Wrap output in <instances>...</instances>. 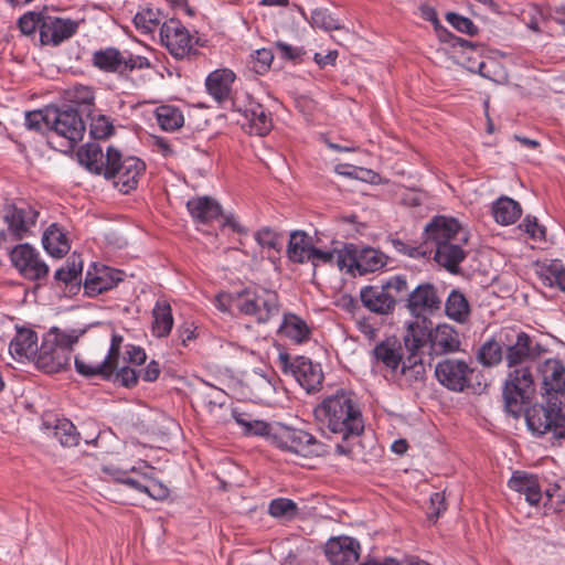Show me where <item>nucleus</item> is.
Listing matches in <instances>:
<instances>
[{"label": "nucleus", "mask_w": 565, "mask_h": 565, "mask_svg": "<svg viewBox=\"0 0 565 565\" xmlns=\"http://www.w3.org/2000/svg\"><path fill=\"white\" fill-rule=\"evenodd\" d=\"M431 329L427 326L426 319L412 321L407 324L404 335V348L407 353H415L423 358L422 349L428 344L430 347Z\"/></svg>", "instance_id": "cd10ccee"}, {"label": "nucleus", "mask_w": 565, "mask_h": 565, "mask_svg": "<svg viewBox=\"0 0 565 565\" xmlns=\"http://www.w3.org/2000/svg\"><path fill=\"white\" fill-rule=\"evenodd\" d=\"M360 543L350 536H338L328 540L324 553L332 565H352L359 559Z\"/></svg>", "instance_id": "412c9836"}, {"label": "nucleus", "mask_w": 565, "mask_h": 565, "mask_svg": "<svg viewBox=\"0 0 565 565\" xmlns=\"http://www.w3.org/2000/svg\"><path fill=\"white\" fill-rule=\"evenodd\" d=\"M49 434H52L62 446L73 447L79 443V433L75 425L67 418L56 419L54 426H46Z\"/></svg>", "instance_id": "79ce46f5"}, {"label": "nucleus", "mask_w": 565, "mask_h": 565, "mask_svg": "<svg viewBox=\"0 0 565 565\" xmlns=\"http://www.w3.org/2000/svg\"><path fill=\"white\" fill-rule=\"evenodd\" d=\"M142 462L138 463L137 466H131L128 478L125 480V486L129 487L130 489L145 493V488L147 486V481L143 480L142 472L145 471L142 469Z\"/></svg>", "instance_id": "338daca9"}, {"label": "nucleus", "mask_w": 565, "mask_h": 565, "mask_svg": "<svg viewBox=\"0 0 565 565\" xmlns=\"http://www.w3.org/2000/svg\"><path fill=\"white\" fill-rule=\"evenodd\" d=\"M541 278L548 287H557L565 292V265L559 259H553L541 267Z\"/></svg>", "instance_id": "37998d69"}, {"label": "nucleus", "mask_w": 565, "mask_h": 565, "mask_svg": "<svg viewBox=\"0 0 565 565\" xmlns=\"http://www.w3.org/2000/svg\"><path fill=\"white\" fill-rule=\"evenodd\" d=\"M233 107L245 118L250 134L266 136L271 130L273 119L270 113L249 95L246 96V100L243 105L235 99Z\"/></svg>", "instance_id": "a211bd4d"}, {"label": "nucleus", "mask_w": 565, "mask_h": 565, "mask_svg": "<svg viewBox=\"0 0 565 565\" xmlns=\"http://www.w3.org/2000/svg\"><path fill=\"white\" fill-rule=\"evenodd\" d=\"M383 287L385 288L388 294L393 297V303L396 305V301L398 299H402L404 297H408L409 287L407 284V278L404 275H394L386 279L384 282H382Z\"/></svg>", "instance_id": "5fc2aeb1"}, {"label": "nucleus", "mask_w": 565, "mask_h": 565, "mask_svg": "<svg viewBox=\"0 0 565 565\" xmlns=\"http://www.w3.org/2000/svg\"><path fill=\"white\" fill-rule=\"evenodd\" d=\"M473 372V367L461 359H445L435 367L438 382L454 392H462L469 387Z\"/></svg>", "instance_id": "2eb2a0df"}, {"label": "nucleus", "mask_w": 565, "mask_h": 565, "mask_svg": "<svg viewBox=\"0 0 565 565\" xmlns=\"http://www.w3.org/2000/svg\"><path fill=\"white\" fill-rule=\"evenodd\" d=\"M310 23L312 26L332 31L342 28L341 22L326 8H316L311 11Z\"/></svg>", "instance_id": "603ef678"}, {"label": "nucleus", "mask_w": 565, "mask_h": 565, "mask_svg": "<svg viewBox=\"0 0 565 565\" xmlns=\"http://www.w3.org/2000/svg\"><path fill=\"white\" fill-rule=\"evenodd\" d=\"M298 505L288 498L273 499L268 505V513L276 519L291 520L298 514Z\"/></svg>", "instance_id": "8fccbe9b"}, {"label": "nucleus", "mask_w": 565, "mask_h": 565, "mask_svg": "<svg viewBox=\"0 0 565 565\" xmlns=\"http://www.w3.org/2000/svg\"><path fill=\"white\" fill-rule=\"evenodd\" d=\"M42 245L46 253L55 258L63 257L71 249L67 233L57 223L50 224L43 232Z\"/></svg>", "instance_id": "c756f323"}, {"label": "nucleus", "mask_w": 565, "mask_h": 565, "mask_svg": "<svg viewBox=\"0 0 565 565\" xmlns=\"http://www.w3.org/2000/svg\"><path fill=\"white\" fill-rule=\"evenodd\" d=\"M235 78V73L230 68L215 70L205 79L206 90L216 102H225L231 96Z\"/></svg>", "instance_id": "bb28decb"}, {"label": "nucleus", "mask_w": 565, "mask_h": 565, "mask_svg": "<svg viewBox=\"0 0 565 565\" xmlns=\"http://www.w3.org/2000/svg\"><path fill=\"white\" fill-rule=\"evenodd\" d=\"M274 60V54L269 49H258L252 52L247 58V66L255 74L263 75L269 71Z\"/></svg>", "instance_id": "09e8293b"}, {"label": "nucleus", "mask_w": 565, "mask_h": 565, "mask_svg": "<svg viewBox=\"0 0 565 565\" xmlns=\"http://www.w3.org/2000/svg\"><path fill=\"white\" fill-rule=\"evenodd\" d=\"M316 418L332 434L340 435L343 441L363 433L362 409L355 393L339 390L323 398L315 408Z\"/></svg>", "instance_id": "7ed1b4c3"}, {"label": "nucleus", "mask_w": 565, "mask_h": 565, "mask_svg": "<svg viewBox=\"0 0 565 565\" xmlns=\"http://www.w3.org/2000/svg\"><path fill=\"white\" fill-rule=\"evenodd\" d=\"M426 238L435 244V260L450 273H457L466 258L467 232L452 217L436 216L425 227Z\"/></svg>", "instance_id": "20e7f679"}, {"label": "nucleus", "mask_w": 565, "mask_h": 565, "mask_svg": "<svg viewBox=\"0 0 565 565\" xmlns=\"http://www.w3.org/2000/svg\"><path fill=\"white\" fill-rule=\"evenodd\" d=\"M10 260L19 274L31 281L45 279L50 273L49 265L38 249L28 243L11 246Z\"/></svg>", "instance_id": "ddd939ff"}, {"label": "nucleus", "mask_w": 565, "mask_h": 565, "mask_svg": "<svg viewBox=\"0 0 565 565\" xmlns=\"http://www.w3.org/2000/svg\"><path fill=\"white\" fill-rule=\"evenodd\" d=\"M186 209L198 223L206 224L222 215L221 204L211 196H195L186 202Z\"/></svg>", "instance_id": "c85d7f7f"}, {"label": "nucleus", "mask_w": 565, "mask_h": 565, "mask_svg": "<svg viewBox=\"0 0 565 565\" xmlns=\"http://www.w3.org/2000/svg\"><path fill=\"white\" fill-rule=\"evenodd\" d=\"M52 131L58 137L65 139V147L73 149L77 142L82 141L86 125L73 107L52 109Z\"/></svg>", "instance_id": "4468645a"}, {"label": "nucleus", "mask_w": 565, "mask_h": 565, "mask_svg": "<svg viewBox=\"0 0 565 565\" xmlns=\"http://www.w3.org/2000/svg\"><path fill=\"white\" fill-rule=\"evenodd\" d=\"M114 126L110 119L104 115L92 118L90 135L95 139H105L113 134Z\"/></svg>", "instance_id": "e2e57ef3"}, {"label": "nucleus", "mask_w": 565, "mask_h": 565, "mask_svg": "<svg viewBox=\"0 0 565 565\" xmlns=\"http://www.w3.org/2000/svg\"><path fill=\"white\" fill-rule=\"evenodd\" d=\"M312 248V238L302 231H295L289 237L287 256L294 263L303 264L309 262Z\"/></svg>", "instance_id": "72a5a7b5"}, {"label": "nucleus", "mask_w": 565, "mask_h": 565, "mask_svg": "<svg viewBox=\"0 0 565 565\" xmlns=\"http://www.w3.org/2000/svg\"><path fill=\"white\" fill-rule=\"evenodd\" d=\"M166 20L164 13L154 7H143L134 17L135 26L145 34L160 30Z\"/></svg>", "instance_id": "58836bf2"}, {"label": "nucleus", "mask_w": 565, "mask_h": 565, "mask_svg": "<svg viewBox=\"0 0 565 565\" xmlns=\"http://www.w3.org/2000/svg\"><path fill=\"white\" fill-rule=\"evenodd\" d=\"M146 170V164L137 157H121V153L108 147L106 151V172L105 178L111 179L114 185L122 193L135 190L139 178Z\"/></svg>", "instance_id": "1a4fd4ad"}, {"label": "nucleus", "mask_w": 565, "mask_h": 565, "mask_svg": "<svg viewBox=\"0 0 565 565\" xmlns=\"http://www.w3.org/2000/svg\"><path fill=\"white\" fill-rule=\"evenodd\" d=\"M83 263L79 256L72 255L65 265L54 273V279L64 284H72L82 275Z\"/></svg>", "instance_id": "de8ad7c7"}, {"label": "nucleus", "mask_w": 565, "mask_h": 565, "mask_svg": "<svg viewBox=\"0 0 565 565\" xmlns=\"http://www.w3.org/2000/svg\"><path fill=\"white\" fill-rule=\"evenodd\" d=\"M52 109L45 113L42 110L28 111L24 118V125L29 130L39 132L52 131Z\"/></svg>", "instance_id": "3c124183"}, {"label": "nucleus", "mask_w": 565, "mask_h": 565, "mask_svg": "<svg viewBox=\"0 0 565 565\" xmlns=\"http://www.w3.org/2000/svg\"><path fill=\"white\" fill-rule=\"evenodd\" d=\"M446 21L458 32L475 35L478 33V26L468 17L461 15L456 12H448Z\"/></svg>", "instance_id": "052dcab7"}, {"label": "nucleus", "mask_w": 565, "mask_h": 565, "mask_svg": "<svg viewBox=\"0 0 565 565\" xmlns=\"http://www.w3.org/2000/svg\"><path fill=\"white\" fill-rule=\"evenodd\" d=\"M371 367L374 374H382L385 380L399 386L423 382L426 374L422 356L407 353L396 339H385L373 348Z\"/></svg>", "instance_id": "f03ea898"}, {"label": "nucleus", "mask_w": 565, "mask_h": 565, "mask_svg": "<svg viewBox=\"0 0 565 565\" xmlns=\"http://www.w3.org/2000/svg\"><path fill=\"white\" fill-rule=\"evenodd\" d=\"M82 332L77 330L61 331L52 328L44 334L36 356V365L46 373H57L71 364L72 348Z\"/></svg>", "instance_id": "39448f33"}, {"label": "nucleus", "mask_w": 565, "mask_h": 565, "mask_svg": "<svg viewBox=\"0 0 565 565\" xmlns=\"http://www.w3.org/2000/svg\"><path fill=\"white\" fill-rule=\"evenodd\" d=\"M347 252V244L341 248L321 249L318 247L312 248L309 262L315 266L328 265L335 266L341 271H345L347 262H341L342 256Z\"/></svg>", "instance_id": "a19ab883"}, {"label": "nucleus", "mask_w": 565, "mask_h": 565, "mask_svg": "<svg viewBox=\"0 0 565 565\" xmlns=\"http://www.w3.org/2000/svg\"><path fill=\"white\" fill-rule=\"evenodd\" d=\"M388 257L380 249L370 246L347 244V252L341 258L345 266V273L352 276H362L375 273L387 265Z\"/></svg>", "instance_id": "f8f14e48"}, {"label": "nucleus", "mask_w": 565, "mask_h": 565, "mask_svg": "<svg viewBox=\"0 0 565 565\" xmlns=\"http://www.w3.org/2000/svg\"><path fill=\"white\" fill-rule=\"evenodd\" d=\"M534 391L533 375L527 366H520L510 372L503 387L505 411L519 417L524 406L530 403Z\"/></svg>", "instance_id": "9d476101"}, {"label": "nucleus", "mask_w": 565, "mask_h": 565, "mask_svg": "<svg viewBox=\"0 0 565 565\" xmlns=\"http://www.w3.org/2000/svg\"><path fill=\"white\" fill-rule=\"evenodd\" d=\"M153 114L157 124L164 131L173 132L184 125V115L179 106L162 104L154 108Z\"/></svg>", "instance_id": "f704fd0d"}, {"label": "nucleus", "mask_w": 565, "mask_h": 565, "mask_svg": "<svg viewBox=\"0 0 565 565\" xmlns=\"http://www.w3.org/2000/svg\"><path fill=\"white\" fill-rule=\"evenodd\" d=\"M150 67H151V63L146 56L134 54L129 51L121 52L120 74L119 75H127L128 73H130L132 71L146 70V68H150Z\"/></svg>", "instance_id": "6e6d98bb"}, {"label": "nucleus", "mask_w": 565, "mask_h": 565, "mask_svg": "<svg viewBox=\"0 0 565 565\" xmlns=\"http://www.w3.org/2000/svg\"><path fill=\"white\" fill-rule=\"evenodd\" d=\"M534 354L535 349L532 347L531 337L525 332H519L515 342L508 347L505 359L508 365L512 367L522 364Z\"/></svg>", "instance_id": "e433bc0d"}, {"label": "nucleus", "mask_w": 565, "mask_h": 565, "mask_svg": "<svg viewBox=\"0 0 565 565\" xmlns=\"http://www.w3.org/2000/svg\"><path fill=\"white\" fill-rule=\"evenodd\" d=\"M491 212L498 224L508 226L521 217L522 207L518 201L509 196H500L492 203Z\"/></svg>", "instance_id": "473e14b6"}, {"label": "nucleus", "mask_w": 565, "mask_h": 565, "mask_svg": "<svg viewBox=\"0 0 565 565\" xmlns=\"http://www.w3.org/2000/svg\"><path fill=\"white\" fill-rule=\"evenodd\" d=\"M152 334L157 338H166L173 327L171 306L164 300H158L152 309Z\"/></svg>", "instance_id": "c9c22d12"}, {"label": "nucleus", "mask_w": 565, "mask_h": 565, "mask_svg": "<svg viewBox=\"0 0 565 565\" xmlns=\"http://www.w3.org/2000/svg\"><path fill=\"white\" fill-rule=\"evenodd\" d=\"M79 161L92 172L105 174L106 172V153L96 142H88L78 152Z\"/></svg>", "instance_id": "ea45409f"}, {"label": "nucleus", "mask_w": 565, "mask_h": 565, "mask_svg": "<svg viewBox=\"0 0 565 565\" xmlns=\"http://www.w3.org/2000/svg\"><path fill=\"white\" fill-rule=\"evenodd\" d=\"M111 376L106 381L114 382L115 384L121 385L124 387H132L138 382L137 372L129 366H111L110 367Z\"/></svg>", "instance_id": "bf43d9fd"}, {"label": "nucleus", "mask_w": 565, "mask_h": 565, "mask_svg": "<svg viewBox=\"0 0 565 565\" xmlns=\"http://www.w3.org/2000/svg\"><path fill=\"white\" fill-rule=\"evenodd\" d=\"M125 273L105 265L94 266L88 269L84 281V291L87 296L94 297L104 291L110 290L122 281Z\"/></svg>", "instance_id": "6ab92c4d"}, {"label": "nucleus", "mask_w": 565, "mask_h": 565, "mask_svg": "<svg viewBox=\"0 0 565 565\" xmlns=\"http://www.w3.org/2000/svg\"><path fill=\"white\" fill-rule=\"evenodd\" d=\"M74 366L76 372L86 379L98 377L105 381L111 376L110 369L107 367L106 361L92 363L79 356H75Z\"/></svg>", "instance_id": "c03bdc74"}, {"label": "nucleus", "mask_w": 565, "mask_h": 565, "mask_svg": "<svg viewBox=\"0 0 565 565\" xmlns=\"http://www.w3.org/2000/svg\"><path fill=\"white\" fill-rule=\"evenodd\" d=\"M406 301L408 310L416 318L434 312L441 305L435 286L428 282L416 286L408 294Z\"/></svg>", "instance_id": "4be33fe9"}, {"label": "nucleus", "mask_w": 565, "mask_h": 565, "mask_svg": "<svg viewBox=\"0 0 565 565\" xmlns=\"http://www.w3.org/2000/svg\"><path fill=\"white\" fill-rule=\"evenodd\" d=\"M233 305L242 315L259 324L268 323L279 315L281 308L278 294L263 287L242 290L233 298Z\"/></svg>", "instance_id": "0eeeda50"}, {"label": "nucleus", "mask_w": 565, "mask_h": 565, "mask_svg": "<svg viewBox=\"0 0 565 565\" xmlns=\"http://www.w3.org/2000/svg\"><path fill=\"white\" fill-rule=\"evenodd\" d=\"M193 394L196 401L201 402L210 413L216 407L225 405L227 394L222 388L199 379L193 387Z\"/></svg>", "instance_id": "2f4dec72"}, {"label": "nucleus", "mask_w": 565, "mask_h": 565, "mask_svg": "<svg viewBox=\"0 0 565 565\" xmlns=\"http://www.w3.org/2000/svg\"><path fill=\"white\" fill-rule=\"evenodd\" d=\"M234 417L236 423L242 427L244 434L250 436H264L271 444L274 425L259 419H247L244 414H237Z\"/></svg>", "instance_id": "a18cd8bd"}, {"label": "nucleus", "mask_w": 565, "mask_h": 565, "mask_svg": "<svg viewBox=\"0 0 565 565\" xmlns=\"http://www.w3.org/2000/svg\"><path fill=\"white\" fill-rule=\"evenodd\" d=\"M45 17L46 14L34 11L24 13L18 20L20 31L25 35H31L39 30V36L41 38V24Z\"/></svg>", "instance_id": "13d9d810"}, {"label": "nucleus", "mask_w": 565, "mask_h": 565, "mask_svg": "<svg viewBox=\"0 0 565 565\" xmlns=\"http://www.w3.org/2000/svg\"><path fill=\"white\" fill-rule=\"evenodd\" d=\"M519 227L533 239H541L545 236V230L537 223L535 216L526 215Z\"/></svg>", "instance_id": "774afa93"}, {"label": "nucleus", "mask_w": 565, "mask_h": 565, "mask_svg": "<svg viewBox=\"0 0 565 565\" xmlns=\"http://www.w3.org/2000/svg\"><path fill=\"white\" fill-rule=\"evenodd\" d=\"M255 379L253 380V386L259 391V393L269 397L277 393L278 390V379L274 372L268 373H258L255 372Z\"/></svg>", "instance_id": "4d7b16f0"}, {"label": "nucleus", "mask_w": 565, "mask_h": 565, "mask_svg": "<svg viewBox=\"0 0 565 565\" xmlns=\"http://www.w3.org/2000/svg\"><path fill=\"white\" fill-rule=\"evenodd\" d=\"M121 51L108 46L92 54V65L104 73L120 74Z\"/></svg>", "instance_id": "4c0bfd02"}, {"label": "nucleus", "mask_w": 565, "mask_h": 565, "mask_svg": "<svg viewBox=\"0 0 565 565\" xmlns=\"http://www.w3.org/2000/svg\"><path fill=\"white\" fill-rule=\"evenodd\" d=\"M542 385L547 395L546 405L534 404L525 409V422L533 435L551 434L553 438L565 437V414L557 394L565 390V369L558 359H547L540 366Z\"/></svg>", "instance_id": "f257e3e1"}, {"label": "nucleus", "mask_w": 565, "mask_h": 565, "mask_svg": "<svg viewBox=\"0 0 565 565\" xmlns=\"http://www.w3.org/2000/svg\"><path fill=\"white\" fill-rule=\"evenodd\" d=\"M284 369L289 370L298 384L307 392L311 393L322 384L323 373L319 363L312 362L306 356H296L291 362L288 358L280 355Z\"/></svg>", "instance_id": "dca6fc26"}, {"label": "nucleus", "mask_w": 565, "mask_h": 565, "mask_svg": "<svg viewBox=\"0 0 565 565\" xmlns=\"http://www.w3.org/2000/svg\"><path fill=\"white\" fill-rule=\"evenodd\" d=\"M360 299L362 305L374 313L388 315L395 308L393 297L385 290L382 284L380 286L370 285L361 288Z\"/></svg>", "instance_id": "393cba45"}, {"label": "nucleus", "mask_w": 565, "mask_h": 565, "mask_svg": "<svg viewBox=\"0 0 565 565\" xmlns=\"http://www.w3.org/2000/svg\"><path fill=\"white\" fill-rule=\"evenodd\" d=\"M271 445L305 458L320 457L328 452L327 446L312 434L282 423L274 424Z\"/></svg>", "instance_id": "6e6552de"}, {"label": "nucleus", "mask_w": 565, "mask_h": 565, "mask_svg": "<svg viewBox=\"0 0 565 565\" xmlns=\"http://www.w3.org/2000/svg\"><path fill=\"white\" fill-rule=\"evenodd\" d=\"M255 239L263 248L279 250L281 245L279 235L269 227H263L257 231Z\"/></svg>", "instance_id": "0e129e2a"}, {"label": "nucleus", "mask_w": 565, "mask_h": 565, "mask_svg": "<svg viewBox=\"0 0 565 565\" xmlns=\"http://www.w3.org/2000/svg\"><path fill=\"white\" fill-rule=\"evenodd\" d=\"M143 480L147 481L145 493L154 500H163L169 495V489L162 483L158 482L153 477V468L142 462Z\"/></svg>", "instance_id": "864d4df0"}, {"label": "nucleus", "mask_w": 565, "mask_h": 565, "mask_svg": "<svg viewBox=\"0 0 565 565\" xmlns=\"http://www.w3.org/2000/svg\"><path fill=\"white\" fill-rule=\"evenodd\" d=\"M39 215V210L26 202L7 204L0 215V248L9 249L15 242L32 235Z\"/></svg>", "instance_id": "423d86ee"}, {"label": "nucleus", "mask_w": 565, "mask_h": 565, "mask_svg": "<svg viewBox=\"0 0 565 565\" xmlns=\"http://www.w3.org/2000/svg\"><path fill=\"white\" fill-rule=\"evenodd\" d=\"M312 333L313 327L306 319L291 311L282 313L277 328V335L280 339L296 345H302L311 340Z\"/></svg>", "instance_id": "aec40b11"}, {"label": "nucleus", "mask_w": 565, "mask_h": 565, "mask_svg": "<svg viewBox=\"0 0 565 565\" xmlns=\"http://www.w3.org/2000/svg\"><path fill=\"white\" fill-rule=\"evenodd\" d=\"M9 352L18 362L38 356V334L31 329L20 328L10 341Z\"/></svg>", "instance_id": "a878e982"}, {"label": "nucleus", "mask_w": 565, "mask_h": 565, "mask_svg": "<svg viewBox=\"0 0 565 565\" xmlns=\"http://www.w3.org/2000/svg\"><path fill=\"white\" fill-rule=\"evenodd\" d=\"M95 94L90 86L77 85L72 90V102L87 110L94 104Z\"/></svg>", "instance_id": "69168bd1"}, {"label": "nucleus", "mask_w": 565, "mask_h": 565, "mask_svg": "<svg viewBox=\"0 0 565 565\" xmlns=\"http://www.w3.org/2000/svg\"><path fill=\"white\" fill-rule=\"evenodd\" d=\"M461 341L458 331L448 323H439L431 329L430 353L436 355L455 353L460 350Z\"/></svg>", "instance_id": "5701e85b"}, {"label": "nucleus", "mask_w": 565, "mask_h": 565, "mask_svg": "<svg viewBox=\"0 0 565 565\" xmlns=\"http://www.w3.org/2000/svg\"><path fill=\"white\" fill-rule=\"evenodd\" d=\"M78 26L76 20L46 14L41 24L40 42L42 45L57 46L74 36Z\"/></svg>", "instance_id": "f3484780"}, {"label": "nucleus", "mask_w": 565, "mask_h": 565, "mask_svg": "<svg viewBox=\"0 0 565 565\" xmlns=\"http://www.w3.org/2000/svg\"><path fill=\"white\" fill-rule=\"evenodd\" d=\"M477 358L483 366L498 365L502 361V345L494 339H489L479 348Z\"/></svg>", "instance_id": "49530a36"}, {"label": "nucleus", "mask_w": 565, "mask_h": 565, "mask_svg": "<svg viewBox=\"0 0 565 565\" xmlns=\"http://www.w3.org/2000/svg\"><path fill=\"white\" fill-rule=\"evenodd\" d=\"M445 315L448 319L466 324L470 320L471 307L469 300L459 289H452L445 301Z\"/></svg>", "instance_id": "7c9ffc66"}, {"label": "nucleus", "mask_w": 565, "mask_h": 565, "mask_svg": "<svg viewBox=\"0 0 565 565\" xmlns=\"http://www.w3.org/2000/svg\"><path fill=\"white\" fill-rule=\"evenodd\" d=\"M160 43L177 60L195 53L199 42L195 31L189 30L179 19L169 18L160 28Z\"/></svg>", "instance_id": "9b49d317"}, {"label": "nucleus", "mask_w": 565, "mask_h": 565, "mask_svg": "<svg viewBox=\"0 0 565 565\" xmlns=\"http://www.w3.org/2000/svg\"><path fill=\"white\" fill-rule=\"evenodd\" d=\"M388 242L396 253L414 259L424 258L427 254L423 246L406 243L397 237H391Z\"/></svg>", "instance_id": "680f3d73"}, {"label": "nucleus", "mask_w": 565, "mask_h": 565, "mask_svg": "<svg viewBox=\"0 0 565 565\" xmlns=\"http://www.w3.org/2000/svg\"><path fill=\"white\" fill-rule=\"evenodd\" d=\"M511 490L524 494L530 505L536 507L543 499V492L537 476L522 470L512 472L508 481Z\"/></svg>", "instance_id": "b1692460"}]
</instances>
